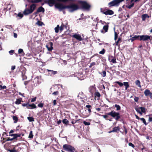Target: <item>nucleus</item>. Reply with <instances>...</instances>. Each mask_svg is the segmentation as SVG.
<instances>
[{
  "mask_svg": "<svg viewBox=\"0 0 152 152\" xmlns=\"http://www.w3.org/2000/svg\"><path fill=\"white\" fill-rule=\"evenodd\" d=\"M36 7V4H33L30 6L29 9L26 8L23 12V14L25 15H27L32 13L35 10Z\"/></svg>",
  "mask_w": 152,
  "mask_h": 152,
  "instance_id": "obj_1",
  "label": "nucleus"
},
{
  "mask_svg": "<svg viewBox=\"0 0 152 152\" xmlns=\"http://www.w3.org/2000/svg\"><path fill=\"white\" fill-rule=\"evenodd\" d=\"M79 6L76 4H73L66 6V9H67L70 12H72L79 9Z\"/></svg>",
  "mask_w": 152,
  "mask_h": 152,
  "instance_id": "obj_2",
  "label": "nucleus"
},
{
  "mask_svg": "<svg viewBox=\"0 0 152 152\" xmlns=\"http://www.w3.org/2000/svg\"><path fill=\"white\" fill-rule=\"evenodd\" d=\"M107 115H110L113 118H115V119L116 120H118L120 118V114L116 112L114 110L108 113H107Z\"/></svg>",
  "mask_w": 152,
  "mask_h": 152,
  "instance_id": "obj_3",
  "label": "nucleus"
},
{
  "mask_svg": "<svg viewBox=\"0 0 152 152\" xmlns=\"http://www.w3.org/2000/svg\"><path fill=\"white\" fill-rule=\"evenodd\" d=\"M78 2L81 4L83 8L84 9L88 10L91 7V6L86 1H79Z\"/></svg>",
  "mask_w": 152,
  "mask_h": 152,
  "instance_id": "obj_4",
  "label": "nucleus"
},
{
  "mask_svg": "<svg viewBox=\"0 0 152 152\" xmlns=\"http://www.w3.org/2000/svg\"><path fill=\"white\" fill-rule=\"evenodd\" d=\"M64 28L66 29L67 26L66 25H64L63 23H62L60 26H59V25H57L56 27L55 28V32L56 33H58L59 31V30L61 32Z\"/></svg>",
  "mask_w": 152,
  "mask_h": 152,
  "instance_id": "obj_5",
  "label": "nucleus"
},
{
  "mask_svg": "<svg viewBox=\"0 0 152 152\" xmlns=\"http://www.w3.org/2000/svg\"><path fill=\"white\" fill-rule=\"evenodd\" d=\"M55 7L56 8L58 9L59 11H61L64 9H66V6H65L60 2H57L55 4Z\"/></svg>",
  "mask_w": 152,
  "mask_h": 152,
  "instance_id": "obj_6",
  "label": "nucleus"
},
{
  "mask_svg": "<svg viewBox=\"0 0 152 152\" xmlns=\"http://www.w3.org/2000/svg\"><path fill=\"white\" fill-rule=\"evenodd\" d=\"M63 148L64 150L69 152H73L75 150L74 148L72 146L67 144L64 145L63 146Z\"/></svg>",
  "mask_w": 152,
  "mask_h": 152,
  "instance_id": "obj_7",
  "label": "nucleus"
},
{
  "mask_svg": "<svg viewBox=\"0 0 152 152\" xmlns=\"http://www.w3.org/2000/svg\"><path fill=\"white\" fill-rule=\"evenodd\" d=\"M151 36H149L147 35H140V38L139 39L140 41H151Z\"/></svg>",
  "mask_w": 152,
  "mask_h": 152,
  "instance_id": "obj_8",
  "label": "nucleus"
},
{
  "mask_svg": "<svg viewBox=\"0 0 152 152\" xmlns=\"http://www.w3.org/2000/svg\"><path fill=\"white\" fill-rule=\"evenodd\" d=\"M42 81L41 76H37L35 77L33 80V82L36 84H39Z\"/></svg>",
  "mask_w": 152,
  "mask_h": 152,
  "instance_id": "obj_9",
  "label": "nucleus"
},
{
  "mask_svg": "<svg viewBox=\"0 0 152 152\" xmlns=\"http://www.w3.org/2000/svg\"><path fill=\"white\" fill-rule=\"evenodd\" d=\"M45 3L48 4L50 7L53 6L55 3V0H45Z\"/></svg>",
  "mask_w": 152,
  "mask_h": 152,
  "instance_id": "obj_10",
  "label": "nucleus"
},
{
  "mask_svg": "<svg viewBox=\"0 0 152 152\" xmlns=\"http://www.w3.org/2000/svg\"><path fill=\"white\" fill-rule=\"evenodd\" d=\"M72 37L79 41H81L83 40L82 38L79 34H75L72 36Z\"/></svg>",
  "mask_w": 152,
  "mask_h": 152,
  "instance_id": "obj_11",
  "label": "nucleus"
},
{
  "mask_svg": "<svg viewBox=\"0 0 152 152\" xmlns=\"http://www.w3.org/2000/svg\"><path fill=\"white\" fill-rule=\"evenodd\" d=\"M53 43L52 42H50L46 45V47L48 51H51L53 49Z\"/></svg>",
  "mask_w": 152,
  "mask_h": 152,
  "instance_id": "obj_12",
  "label": "nucleus"
},
{
  "mask_svg": "<svg viewBox=\"0 0 152 152\" xmlns=\"http://www.w3.org/2000/svg\"><path fill=\"white\" fill-rule=\"evenodd\" d=\"M144 94L146 96H149L150 97H152V93L148 89H146L144 92Z\"/></svg>",
  "mask_w": 152,
  "mask_h": 152,
  "instance_id": "obj_13",
  "label": "nucleus"
},
{
  "mask_svg": "<svg viewBox=\"0 0 152 152\" xmlns=\"http://www.w3.org/2000/svg\"><path fill=\"white\" fill-rule=\"evenodd\" d=\"M109 26L108 25L104 26L103 28V29L101 31L102 33H104L107 31Z\"/></svg>",
  "mask_w": 152,
  "mask_h": 152,
  "instance_id": "obj_14",
  "label": "nucleus"
},
{
  "mask_svg": "<svg viewBox=\"0 0 152 152\" xmlns=\"http://www.w3.org/2000/svg\"><path fill=\"white\" fill-rule=\"evenodd\" d=\"M77 77L79 80H83V75L82 74H80L77 73H75V77Z\"/></svg>",
  "mask_w": 152,
  "mask_h": 152,
  "instance_id": "obj_15",
  "label": "nucleus"
},
{
  "mask_svg": "<svg viewBox=\"0 0 152 152\" xmlns=\"http://www.w3.org/2000/svg\"><path fill=\"white\" fill-rule=\"evenodd\" d=\"M150 17L147 14H143L141 16L142 20L143 21H145L146 18H149Z\"/></svg>",
  "mask_w": 152,
  "mask_h": 152,
  "instance_id": "obj_16",
  "label": "nucleus"
},
{
  "mask_svg": "<svg viewBox=\"0 0 152 152\" xmlns=\"http://www.w3.org/2000/svg\"><path fill=\"white\" fill-rule=\"evenodd\" d=\"M47 71L49 72V74L50 76H52V75H55L57 73V71H54L52 70L47 69Z\"/></svg>",
  "mask_w": 152,
  "mask_h": 152,
  "instance_id": "obj_17",
  "label": "nucleus"
},
{
  "mask_svg": "<svg viewBox=\"0 0 152 152\" xmlns=\"http://www.w3.org/2000/svg\"><path fill=\"white\" fill-rule=\"evenodd\" d=\"M113 12L111 10H108L104 12V14L106 15H111L113 14Z\"/></svg>",
  "mask_w": 152,
  "mask_h": 152,
  "instance_id": "obj_18",
  "label": "nucleus"
},
{
  "mask_svg": "<svg viewBox=\"0 0 152 152\" xmlns=\"http://www.w3.org/2000/svg\"><path fill=\"white\" fill-rule=\"evenodd\" d=\"M24 134H15V136L14 137L15 139L17 140V138L21 137L22 136H23Z\"/></svg>",
  "mask_w": 152,
  "mask_h": 152,
  "instance_id": "obj_19",
  "label": "nucleus"
},
{
  "mask_svg": "<svg viewBox=\"0 0 152 152\" xmlns=\"http://www.w3.org/2000/svg\"><path fill=\"white\" fill-rule=\"evenodd\" d=\"M45 9L42 7H39L37 10V12H44Z\"/></svg>",
  "mask_w": 152,
  "mask_h": 152,
  "instance_id": "obj_20",
  "label": "nucleus"
},
{
  "mask_svg": "<svg viewBox=\"0 0 152 152\" xmlns=\"http://www.w3.org/2000/svg\"><path fill=\"white\" fill-rule=\"evenodd\" d=\"M37 106L34 104H29L28 106V109H33L37 108Z\"/></svg>",
  "mask_w": 152,
  "mask_h": 152,
  "instance_id": "obj_21",
  "label": "nucleus"
},
{
  "mask_svg": "<svg viewBox=\"0 0 152 152\" xmlns=\"http://www.w3.org/2000/svg\"><path fill=\"white\" fill-rule=\"evenodd\" d=\"M140 38V35H135L134 37H132L131 39V40L132 41L136 40L137 39H139Z\"/></svg>",
  "mask_w": 152,
  "mask_h": 152,
  "instance_id": "obj_22",
  "label": "nucleus"
},
{
  "mask_svg": "<svg viewBox=\"0 0 152 152\" xmlns=\"http://www.w3.org/2000/svg\"><path fill=\"white\" fill-rule=\"evenodd\" d=\"M120 130V128L119 126L115 127L113 128V130H112V132H117Z\"/></svg>",
  "mask_w": 152,
  "mask_h": 152,
  "instance_id": "obj_23",
  "label": "nucleus"
},
{
  "mask_svg": "<svg viewBox=\"0 0 152 152\" xmlns=\"http://www.w3.org/2000/svg\"><path fill=\"white\" fill-rule=\"evenodd\" d=\"M42 0H27L30 3H38L42 1Z\"/></svg>",
  "mask_w": 152,
  "mask_h": 152,
  "instance_id": "obj_24",
  "label": "nucleus"
},
{
  "mask_svg": "<svg viewBox=\"0 0 152 152\" xmlns=\"http://www.w3.org/2000/svg\"><path fill=\"white\" fill-rule=\"evenodd\" d=\"M123 85L125 87V90H126L129 87V85L128 83L127 82H124L123 83Z\"/></svg>",
  "mask_w": 152,
  "mask_h": 152,
  "instance_id": "obj_25",
  "label": "nucleus"
},
{
  "mask_svg": "<svg viewBox=\"0 0 152 152\" xmlns=\"http://www.w3.org/2000/svg\"><path fill=\"white\" fill-rule=\"evenodd\" d=\"M21 100L22 99L21 98L17 99L15 103L16 104H19L20 103Z\"/></svg>",
  "mask_w": 152,
  "mask_h": 152,
  "instance_id": "obj_26",
  "label": "nucleus"
},
{
  "mask_svg": "<svg viewBox=\"0 0 152 152\" xmlns=\"http://www.w3.org/2000/svg\"><path fill=\"white\" fill-rule=\"evenodd\" d=\"M135 84H136V85L137 86L139 87L140 88L141 87V86L140 85V80H137L135 81Z\"/></svg>",
  "mask_w": 152,
  "mask_h": 152,
  "instance_id": "obj_27",
  "label": "nucleus"
},
{
  "mask_svg": "<svg viewBox=\"0 0 152 152\" xmlns=\"http://www.w3.org/2000/svg\"><path fill=\"white\" fill-rule=\"evenodd\" d=\"M131 2L132 3L131 4H130V5L128 4V5H127L126 6V7L127 8L129 9H130L134 6V3H133L132 2Z\"/></svg>",
  "mask_w": 152,
  "mask_h": 152,
  "instance_id": "obj_28",
  "label": "nucleus"
},
{
  "mask_svg": "<svg viewBox=\"0 0 152 152\" xmlns=\"http://www.w3.org/2000/svg\"><path fill=\"white\" fill-rule=\"evenodd\" d=\"M111 57L113 58L111 60V61H110V62H112L114 64H115L116 63V58L115 57H113V56H111Z\"/></svg>",
  "mask_w": 152,
  "mask_h": 152,
  "instance_id": "obj_29",
  "label": "nucleus"
},
{
  "mask_svg": "<svg viewBox=\"0 0 152 152\" xmlns=\"http://www.w3.org/2000/svg\"><path fill=\"white\" fill-rule=\"evenodd\" d=\"M18 53L19 54H21L22 55H23L24 54L23 50L22 49H19L18 50Z\"/></svg>",
  "mask_w": 152,
  "mask_h": 152,
  "instance_id": "obj_30",
  "label": "nucleus"
},
{
  "mask_svg": "<svg viewBox=\"0 0 152 152\" xmlns=\"http://www.w3.org/2000/svg\"><path fill=\"white\" fill-rule=\"evenodd\" d=\"M139 109L141 110L142 112L143 113H145L146 112V109L144 107H140Z\"/></svg>",
  "mask_w": 152,
  "mask_h": 152,
  "instance_id": "obj_31",
  "label": "nucleus"
},
{
  "mask_svg": "<svg viewBox=\"0 0 152 152\" xmlns=\"http://www.w3.org/2000/svg\"><path fill=\"white\" fill-rule=\"evenodd\" d=\"M56 1L62 2H66L69 1H75V0H56Z\"/></svg>",
  "mask_w": 152,
  "mask_h": 152,
  "instance_id": "obj_32",
  "label": "nucleus"
},
{
  "mask_svg": "<svg viewBox=\"0 0 152 152\" xmlns=\"http://www.w3.org/2000/svg\"><path fill=\"white\" fill-rule=\"evenodd\" d=\"M13 120H14V123H16L18 121V118L17 117L14 116L12 117Z\"/></svg>",
  "mask_w": 152,
  "mask_h": 152,
  "instance_id": "obj_33",
  "label": "nucleus"
},
{
  "mask_svg": "<svg viewBox=\"0 0 152 152\" xmlns=\"http://www.w3.org/2000/svg\"><path fill=\"white\" fill-rule=\"evenodd\" d=\"M140 119L141 121H142L143 123L145 125H147L148 124L146 123V121L145 119L143 118H140Z\"/></svg>",
  "mask_w": 152,
  "mask_h": 152,
  "instance_id": "obj_34",
  "label": "nucleus"
},
{
  "mask_svg": "<svg viewBox=\"0 0 152 152\" xmlns=\"http://www.w3.org/2000/svg\"><path fill=\"white\" fill-rule=\"evenodd\" d=\"M115 107L116 108V110H119L121 109V107L119 105L117 104H115Z\"/></svg>",
  "mask_w": 152,
  "mask_h": 152,
  "instance_id": "obj_35",
  "label": "nucleus"
},
{
  "mask_svg": "<svg viewBox=\"0 0 152 152\" xmlns=\"http://www.w3.org/2000/svg\"><path fill=\"white\" fill-rule=\"evenodd\" d=\"M27 118L30 122L34 121V118L32 117H28Z\"/></svg>",
  "mask_w": 152,
  "mask_h": 152,
  "instance_id": "obj_36",
  "label": "nucleus"
},
{
  "mask_svg": "<svg viewBox=\"0 0 152 152\" xmlns=\"http://www.w3.org/2000/svg\"><path fill=\"white\" fill-rule=\"evenodd\" d=\"M62 122L64 124H67L69 123V121L68 120L66 119H64L62 121Z\"/></svg>",
  "mask_w": 152,
  "mask_h": 152,
  "instance_id": "obj_37",
  "label": "nucleus"
},
{
  "mask_svg": "<svg viewBox=\"0 0 152 152\" xmlns=\"http://www.w3.org/2000/svg\"><path fill=\"white\" fill-rule=\"evenodd\" d=\"M33 135L32 134V131H31L30 132L28 137L30 138H33Z\"/></svg>",
  "mask_w": 152,
  "mask_h": 152,
  "instance_id": "obj_38",
  "label": "nucleus"
},
{
  "mask_svg": "<svg viewBox=\"0 0 152 152\" xmlns=\"http://www.w3.org/2000/svg\"><path fill=\"white\" fill-rule=\"evenodd\" d=\"M17 16L19 18V19H21L23 17V14L19 13L18 14Z\"/></svg>",
  "mask_w": 152,
  "mask_h": 152,
  "instance_id": "obj_39",
  "label": "nucleus"
},
{
  "mask_svg": "<svg viewBox=\"0 0 152 152\" xmlns=\"http://www.w3.org/2000/svg\"><path fill=\"white\" fill-rule=\"evenodd\" d=\"M115 83L118 84L120 87H122L123 85V83L118 81H115Z\"/></svg>",
  "mask_w": 152,
  "mask_h": 152,
  "instance_id": "obj_40",
  "label": "nucleus"
},
{
  "mask_svg": "<svg viewBox=\"0 0 152 152\" xmlns=\"http://www.w3.org/2000/svg\"><path fill=\"white\" fill-rule=\"evenodd\" d=\"M95 96H96L98 97H99L100 96V94L99 92H97L95 93Z\"/></svg>",
  "mask_w": 152,
  "mask_h": 152,
  "instance_id": "obj_41",
  "label": "nucleus"
},
{
  "mask_svg": "<svg viewBox=\"0 0 152 152\" xmlns=\"http://www.w3.org/2000/svg\"><path fill=\"white\" fill-rule=\"evenodd\" d=\"M28 104H29L28 103H23L22 104V106L23 107H26L28 109Z\"/></svg>",
  "mask_w": 152,
  "mask_h": 152,
  "instance_id": "obj_42",
  "label": "nucleus"
},
{
  "mask_svg": "<svg viewBox=\"0 0 152 152\" xmlns=\"http://www.w3.org/2000/svg\"><path fill=\"white\" fill-rule=\"evenodd\" d=\"M105 52V50L103 48L102 49V51H101L99 52V53L100 54H104V53Z\"/></svg>",
  "mask_w": 152,
  "mask_h": 152,
  "instance_id": "obj_43",
  "label": "nucleus"
},
{
  "mask_svg": "<svg viewBox=\"0 0 152 152\" xmlns=\"http://www.w3.org/2000/svg\"><path fill=\"white\" fill-rule=\"evenodd\" d=\"M8 151L10 152H17V151L15 149V148L12 149H9Z\"/></svg>",
  "mask_w": 152,
  "mask_h": 152,
  "instance_id": "obj_44",
  "label": "nucleus"
},
{
  "mask_svg": "<svg viewBox=\"0 0 152 152\" xmlns=\"http://www.w3.org/2000/svg\"><path fill=\"white\" fill-rule=\"evenodd\" d=\"M114 34H115L114 40L115 41H116L118 35L117 34L116 32L115 31H114Z\"/></svg>",
  "mask_w": 152,
  "mask_h": 152,
  "instance_id": "obj_45",
  "label": "nucleus"
},
{
  "mask_svg": "<svg viewBox=\"0 0 152 152\" xmlns=\"http://www.w3.org/2000/svg\"><path fill=\"white\" fill-rule=\"evenodd\" d=\"M101 75L103 77H104L106 76V72L105 71H103Z\"/></svg>",
  "mask_w": 152,
  "mask_h": 152,
  "instance_id": "obj_46",
  "label": "nucleus"
},
{
  "mask_svg": "<svg viewBox=\"0 0 152 152\" xmlns=\"http://www.w3.org/2000/svg\"><path fill=\"white\" fill-rule=\"evenodd\" d=\"M83 123L86 126L89 125L90 124V123L89 122H87L86 121H84L83 122Z\"/></svg>",
  "mask_w": 152,
  "mask_h": 152,
  "instance_id": "obj_47",
  "label": "nucleus"
},
{
  "mask_svg": "<svg viewBox=\"0 0 152 152\" xmlns=\"http://www.w3.org/2000/svg\"><path fill=\"white\" fill-rule=\"evenodd\" d=\"M44 104L42 103H40L38 105V106L40 107H42L43 106Z\"/></svg>",
  "mask_w": 152,
  "mask_h": 152,
  "instance_id": "obj_48",
  "label": "nucleus"
},
{
  "mask_svg": "<svg viewBox=\"0 0 152 152\" xmlns=\"http://www.w3.org/2000/svg\"><path fill=\"white\" fill-rule=\"evenodd\" d=\"M129 146L132 147L133 148H134V145L131 142L129 143Z\"/></svg>",
  "mask_w": 152,
  "mask_h": 152,
  "instance_id": "obj_49",
  "label": "nucleus"
},
{
  "mask_svg": "<svg viewBox=\"0 0 152 152\" xmlns=\"http://www.w3.org/2000/svg\"><path fill=\"white\" fill-rule=\"evenodd\" d=\"M135 110H136V111L139 113L141 115H142V113L137 108H135Z\"/></svg>",
  "mask_w": 152,
  "mask_h": 152,
  "instance_id": "obj_50",
  "label": "nucleus"
},
{
  "mask_svg": "<svg viewBox=\"0 0 152 152\" xmlns=\"http://www.w3.org/2000/svg\"><path fill=\"white\" fill-rule=\"evenodd\" d=\"M36 24L39 26H41L42 25V23L40 21H38L36 23Z\"/></svg>",
  "mask_w": 152,
  "mask_h": 152,
  "instance_id": "obj_51",
  "label": "nucleus"
},
{
  "mask_svg": "<svg viewBox=\"0 0 152 152\" xmlns=\"http://www.w3.org/2000/svg\"><path fill=\"white\" fill-rule=\"evenodd\" d=\"M139 98L138 97L135 96L134 98V100L136 102H137Z\"/></svg>",
  "mask_w": 152,
  "mask_h": 152,
  "instance_id": "obj_52",
  "label": "nucleus"
},
{
  "mask_svg": "<svg viewBox=\"0 0 152 152\" xmlns=\"http://www.w3.org/2000/svg\"><path fill=\"white\" fill-rule=\"evenodd\" d=\"M0 88L1 89H5L6 88V86H2L0 85Z\"/></svg>",
  "mask_w": 152,
  "mask_h": 152,
  "instance_id": "obj_53",
  "label": "nucleus"
},
{
  "mask_svg": "<svg viewBox=\"0 0 152 152\" xmlns=\"http://www.w3.org/2000/svg\"><path fill=\"white\" fill-rule=\"evenodd\" d=\"M14 50H11L9 52L10 54L12 55L14 53Z\"/></svg>",
  "mask_w": 152,
  "mask_h": 152,
  "instance_id": "obj_54",
  "label": "nucleus"
},
{
  "mask_svg": "<svg viewBox=\"0 0 152 152\" xmlns=\"http://www.w3.org/2000/svg\"><path fill=\"white\" fill-rule=\"evenodd\" d=\"M95 64H96L95 63V62H92V63H91L90 64V66H89V67H91L92 66L95 65Z\"/></svg>",
  "mask_w": 152,
  "mask_h": 152,
  "instance_id": "obj_55",
  "label": "nucleus"
},
{
  "mask_svg": "<svg viewBox=\"0 0 152 152\" xmlns=\"http://www.w3.org/2000/svg\"><path fill=\"white\" fill-rule=\"evenodd\" d=\"M15 139V138H14V137L11 139L8 138L7 140V141H12Z\"/></svg>",
  "mask_w": 152,
  "mask_h": 152,
  "instance_id": "obj_56",
  "label": "nucleus"
},
{
  "mask_svg": "<svg viewBox=\"0 0 152 152\" xmlns=\"http://www.w3.org/2000/svg\"><path fill=\"white\" fill-rule=\"evenodd\" d=\"M58 92L57 91H56L54 92H53V93L52 94L53 95H58Z\"/></svg>",
  "mask_w": 152,
  "mask_h": 152,
  "instance_id": "obj_57",
  "label": "nucleus"
},
{
  "mask_svg": "<svg viewBox=\"0 0 152 152\" xmlns=\"http://www.w3.org/2000/svg\"><path fill=\"white\" fill-rule=\"evenodd\" d=\"M100 10H101V12L104 14V12H105V11H106V10L103 9L102 8H101Z\"/></svg>",
  "mask_w": 152,
  "mask_h": 152,
  "instance_id": "obj_58",
  "label": "nucleus"
},
{
  "mask_svg": "<svg viewBox=\"0 0 152 152\" xmlns=\"http://www.w3.org/2000/svg\"><path fill=\"white\" fill-rule=\"evenodd\" d=\"M36 97H35L34 98H33L32 99H31V102H35L36 100Z\"/></svg>",
  "mask_w": 152,
  "mask_h": 152,
  "instance_id": "obj_59",
  "label": "nucleus"
},
{
  "mask_svg": "<svg viewBox=\"0 0 152 152\" xmlns=\"http://www.w3.org/2000/svg\"><path fill=\"white\" fill-rule=\"evenodd\" d=\"M6 27L7 28H12V26H6Z\"/></svg>",
  "mask_w": 152,
  "mask_h": 152,
  "instance_id": "obj_60",
  "label": "nucleus"
},
{
  "mask_svg": "<svg viewBox=\"0 0 152 152\" xmlns=\"http://www.w3.org/2000/svg\"><path fill=\"white\" fill-rule=\"evenodd\" d=\"M15 66H12L11 67V70H14L15 69Z\"/></svg>",
  "mask_w": 152,
  "mask_h": 152,
  "instance_id": "obj_61",
  "label": "nucleus"
},
{
  "mask_svg": "<svg viewBox=\"0 0 152 152\" xmlns=\"http://www.w3.org/2000/svg\"><path fill=\"white\" fill-rule=\"evenodd\" d=\"M13 36H14V37L15 38H16L17 37V34H16L15 33H14Z\"/></svg>",
  "mask_w": 152,
  "mask_h": 152,
  "instance_id": "obj_62",
  "label": "nucleus"
},
{
  "mask_svg": "<svg viewBox=\"0 0 152 152\" xmlns=\"http://www.w3.org/2000/svg\"><path fill=\"white\" fill-rule=\"evenodd\" d=\"M22 77L23 80L26 79L27 78V77L24 75H22Z\"/></svg>",
  "mask_w": 152,
  "mask_h": 152,
  "instance_id": "obj_63",
  "label": "nucleus"
},
{
  "mask_svg": "<svg viewBox=\"0 0 152 152\" xmlns=\"http://www.w3.org/2000/svg\"><path fill=\"white\" fill-rule=\"evenodd\" d=\"M148 121L149 122L152 121V117H149L148 119Z\"/></svg>",
  "mask_w": 152,
  "mask_h": 152,
  "instance_id": "obj_64",
  "label": "nucleus"
}]
</instances>
